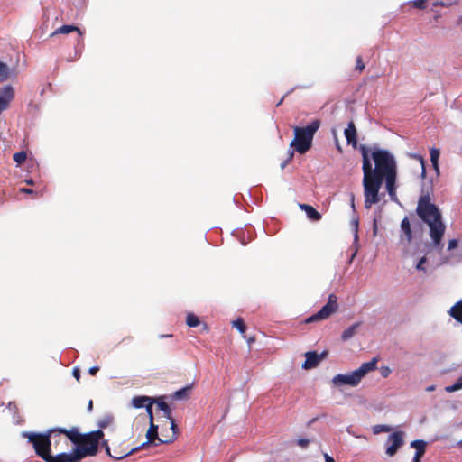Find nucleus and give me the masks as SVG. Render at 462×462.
<instances>
[{"label":"nucleus","instance_id":"bb28decb","mask_svg":"<svg viewBox=\"0 0 462 462\" xmlns=\"http://www.w3.org/2000/svg\"><path fill=\"white\" fill-rule=\"evenodd\" d=\"M114 421V416L111 414L105 415L102 419H100L97 422L98 427L101 429H105L111 425Z\"/></svg>","mask_w":462,"mask_h":462},{"label":"nucleus","instance_id":"f3484780","mask_svg":"<svg viewBox=\"0 0 462 462\" xmlns=\"http://www.w3.org/2000/svg\"><path fill=\"white\" fill-rule=\"evenodd\" d=\"M396 178L397 171L383 176V180H385L386 184V189L391 199H393L396 196Z\"/></svg>","mask_w":462,"mask_h":462},{"label":"nucleus","instance_id":"f8f14e48","mask_svg":"<svg viewBox=\"0 0 462 462\" xmlns=\"http://www.w3.org/2000/svg\"><path fill=\"white\" fill-rule=\"evenodd\" d=\"M327 351H324L320 355H318L316 352H307L306 360L302 365V367L307 370L316 367L319 362L327 356Z\"/></svg>","mask_w":462,"mask_h":462},{"label":"nucleus","instance_id":"c9c22d12","mask_svg":"<svg viewBox=\"0 0 462 462\" xmlns=\"http://www.w3.org/2000/svg\"><path fill=\"white\" fill-rule=\"evenodd\" d=\"M427 263V257L423 256L420 259L418 263L416 264V269L418 271H423L426 272V268L424 267V264Z\"/></svg>","mask_w":462,"mask_h":462},{"label":"nucleus","instance_id":"13d9d810","mask_svg":"<svg viewBox=\"0 0 462 462\" xmlns=\"http://www.w3.org/2000/svg\"><path fill=\"white\" fill-rule=\"evenodd\" d=\"M171 337V335H161L160 337Z\"/></svg>","mask_w":462,"mask_h":462},{"label":"nucleus","instance_id":"603ef678","mask_svg":"<svg viewBox=\"0 0 462 462\" xmlns=\"http://www.w3.org/2000/svg\"><path fill=\"white\" fill-rule=\"evenodd\" d=\"M432 166L433 168L435 169V171H437V173H439V162H436L435 163H432Z\"/></svg>","mask_w":462,"mask_h":462},{"label":"nucleus","instance_id":"864d4df0","mask_svg":"<svg viewBox=\"0 0 462 462\" xmlns=\"http://www.w3.org/2000/svg\"><path fill=\"white\" fill-rule=\"evenodd\" d=\"M25 182L28 184V185H33L34 184V181L32 179H27L25 180Z\"/></svg>","mask_w":462,"mask_h":462},{"label":"nucleus","instance_id":"a878e982","mask_svg":"<svg viewBox=\"0 0 462 462\" xmlns=\"http://www.w3.org/2000/svg\"><path fill=\"white\" fill-rule=\"evenodd\" d=\"M358 326H359V324L356 323V324H353L352 326H350L349 328H347L346 329H345L341 335L342 340L346 341L349 338H351L356 334V328H358Z\"/></svg>","mask_w":462,"mask_h":462},{"label":"nucleus","instance_id":"f03ea898","mask_svg":"<svg viewBox=\"0 0 462 462\" xmlns=\"http://www.w3.org/2000/svg\"><path fill=\"white\" fill-rule=\"evenodd\" d=\"M430 200V192L429 190L423 192L418 200L416 212L420 219L428 224L434 247L439 248L442 247L441 240L446 227L441 220V213Z\"/></svg>","mask_w":462,"mask_h":462},{"label":"nucleus","instance_id":"e433bc0d","mask_svg":"<svg viewBox=\"0 0 462 462\" xmlns=\"http://www.w3.org/2000/svg\"><path fill=\"white\" fill-rule=\"evenodd\" d=\"M427 0H415L413 1V6L418 9H425L426 8Z\"/></svg>","mask_w":462,"mask_h":462},{"label":"nucleus","instance_id":"79ce46f5","mask_svg":"<svg viewBox=\"0 0 462 462\" xmlns=\"http://www.w3.org/2000/svg\"><path fill=\"white\" fill-rule=\"evenodd\" d=\"M458 245V241L457 239H451L448 241V250H453Z\"/></svg>","mask_w":462,"mask_h":462},{"label":"nucleus","instance_id":"7c9ffc66","mask_svg":"<svg viewBox=\"0 0 462 462\" xmlns=\"http://www.w3.org/2000/svg\"><path fill=\"white\" fill-rule=\"evenodd\" d=\"M234 328H237L241 334H245L246 330V325L245 321L239 318L232 322Z\"/></svg>","mask_w":462,"mask_h":462},{"label":"nucleus","instance_id":"9d476101","mask_svg":"<svg viewBox=\"0 0 462 462\" xmlns=\"http://www.w3.org/2000/svg\"><path fill=\"white\" fill-rule=\"evenodd\" d=\"M361 382L358 374L356 371H353L347 374H337L333 378V383L336 385H351L356 386Z\"/></svg>","mask_w":462,"mask_h":462},{"label":"nucleus","instance_id":"423d86ee","mask_svg":"<svg viewBox=\"0 0 462 462\" xmlns=\"http://www.w3.org/2000/svg\"><path fill=\"white\" fill-rule=\"evenodd\" d=\"M338 310L337 304V297L335 294H330L328 296V300L326 305H324L320 310L317 313L309 317L305 322L311 323L319 320H324L328 319L333 313H335Z\"/></svg>","mask_w":462,"mask_h":462},{"label":"nucleus","instance_id":"49530a36","mask_svg":"<svg viewBox=\"0 0 462 462\" xmlns=\"http://www.w3.org/2000/svg\"><path fill=\"white\" fill-rule=\"evenodd\" d=\"M73 375L75 376V378L79 381V378H80V372L78 368H75L73 370Z\"/></svg>","mask_w":462,"mask_h":462},{"label":"nucleus","instance_id":"c03bdc74","mask_svg":"<svg viewBox=\"0 0 462 462\" xmlns=\"http://www.w3.org/2000/svg\"><path fill=\"white\" fill-rule=\"evenodd\" d=\"M20 192L25 193V194H35L38 195V192L34 191L33 189H27V188H21Z\"/></svg>","mask_w":462,"mask_h":462},{"label":"nucleus","instance_id":"f257e3e1","mask_svg":"<svg viewBox=\"0 0 462 462\" xmlns=\"http://www.w3.org/2000/svg\"><path fill=\"white\" fill-rule=\"evenodd\" d=\"M359 151L362 154L365 208H370L380 201L379 190L383 176L396 172L397 165L394 156L387 150L377 147L370 149L362 144Z\"/></svg>","mask_w":462,"mask_h":462},{"label":"nucleus","instance_id":"0eeeda50","mask_svg":"<svg viewBox=\"0 0 462 462\" xmlns=\"http://www.w3.org/2000/svg\"><path fill=\"white\" fill-rule=\"evenodd\" d=\"M404 445V432L403 431H394L390 434L387 438L385 446L386 450L385 453L389 457H393L398 449Z\"/></svg>","mask_w":462,"mask_h":462},{"label":"nucleus","instance_id":"39448f33","mask_svg":"<svg viewBox=\"0 0 462 462\" xmlns=\"http://www.w3.org/2000/svg\"><path fill=\"white\" fill-rule=\"evenodd\" d=\"M104 437L102 430H94L83 434L80 443L75 448L76 452L82 459L88 456H95L98 450V445L101 439Z\"/></svg>","mask_w":462,"mask_h":462},{"label":"nucleus","instance_id":"bf43d9fd","mask_svg":"<svg viewBox=\"0 0 462 462\" xmlns=\"http://www.w3.org/2000/svg\"><path fill=\"white\" fill-rule=\"evenodd\" d=\"M337 150L341 152H342V149H341L340 145H339V144H337Z\"/></svg>","mask_w":462,"mask_h":462},{"label":"nucleus","instance_id":"c85d7f7f","mask_svg":"<svg viewBox=\"0 0 462 462\" xmlns=\"http://www.w3.org/2000/svg\"><path fill=\"white\" fill-rule=\"evenodd\" d=\"M186 323L189 327L195 328V327L199 326V319L195 314L189 313L186 318Z\"/></svg>","mask_w":462,"mask_h":462},{"label":"nucleus","instance_id":"f704fd0d","mask_svg":"<svg viewBox=\"0 0 462 462\" xmlns=\"http://www.w3.org/2000/svg\"><path fill=\"white\" fill-rule=\"evenodd\" d=\"M439 151L438 149H431L430 150L431 163H435L436 162H439Z\"/></svg>","mask_w":462,"mask_h":462},{"label":"nucleus","instance_id":"20e7f679","mask_svg":"<svg viewBox=\"0 0 462 462\" xmlns=\"http://www.w3.org/2000/svg\"><path fill=\"white\" fill-rule=\"evenodd\" d=\"M55 434V430L50 429L44 433L23 432V437L26 438L32 445L35 454L46 461L51 453V437Z\"/></svg>","mask_w":462,"mask_h":462},{"label":"nucleus","instance_id":"a19ab883","mask_svg":"<svg viewBox=\"0 0 462 462\" xmlns=\"http://www.w3.org/2000/svg\"><path fill=\"white\" fill-rule=\"evenodd\" d=\"M310 439H299L297 440V444L301 448H307L310 444Z\"/></svg>","mask_w":462,"mask_h":462},{"label":"nucleus","instance_id":"5701e85b","mask_svg":"<svg viewBox=\"0 0 462 462\" xmlns=\"http://www.w3.org/2000/svg\"><path fill=\"white\" fill-rule=\"evenodd\" d=\"M160 411H163L164 417L168 420H171V410L167 402H165L162 398L155 399V402Z\"/></svg>","mask_w":462,"mask_h":462},{"label":"nucleus","instance_id":"1a4fd4ad","mask_svg":"<svg viewBox=\"0 0 462 462\" xmlns=\"http://www.w3.org/2000/svg\"><path fill=\"white\" fill-rule=\"evenodd\" d=\"M14 97V89L11 85L0 88V114L6 110Z\"/></svg>","mask_w":462,"mask_h":462},{"label":"nucleus","instance_id":"9b49d317","mask_svg":"<svg viewBox=\"0 0 462 462\" xmlns=\"http://www.w3.org/2000/svg\"><path fill=\"white\" fill-rule=\"evenodd\" d=\"M401 231L402 235L400 242L405 245L411 244L413 238V235L410 220L407 217H405L401 222Z\"/></svg>","mask_w":462,"mask_h":462},{"label":"nucleus","instance_id":"b1692460","mask_svg":"<svg viewBox=\"0 0 462 462\" xmlns=\"http://www.w3.org/2000/svg\"><path fill=\"white\" fill-rule=\"evenodd\" d=\"M411 446L416 449L415 457H422L426 451V442L421 439L414 440L411 443Z\"/></svg>","mask_w":462,"mask_h":462},{"label":"nucleus","instance_id":"7ed1b4c3","mask_svg":"<svg viewBox=\"0 0 462 462\" xmlns=\"http://www.w3.org/2000/svg\"><path fill=\"white\" fill-rule=\"evenodd\" d=\"M320 125L319 119H314L307 126H294V138L291 142L290 146L293 147L300 154L307 152L311 147L314 134L320 127Z\"/></svg>","mask_w":462,"mask_h":462},{"label":"nucleus","instance_id":"3c124183","mask_svg":"<svg viewBox=\"0 0 462 462\" xmlns=\"http://www.w3.org/2000/svg\"><path fill=\"white\" fill-rule=\"evenodd\" d=\"M92 409H93V401H92V400H90V401H89V402H88V411H92Z\"/></svg>","mask_w":462,"mask_h":462},{"label":"nucleus","instance_id":"680f3d73","mask_svg":"<svg viewBox=\"0 0 462 462\" xmlns=\"http://www.w3.org/2000/svg\"><path fill=\"white\" fill-rule=\"evenodd\" d=\"M106 452L110 455V450L108 447H106Z\"/></svg>","mask_w":462,"mask_h":462},{"label":"nucleus","instance_id":"2eb2a0df","mask_svg":"<svg viewBox=\"0 0 462 462\" xmlns=\"http://www.w3.org/2000/svg\"><path fill=\"white\" fill-rule=\"evenodd\" d=\"M378 360V356H375L372 358V360H370L369 362L363 363L358 369L355 370L356 374H358L359 378L361 380L367 373L376 369Z\"/></svg>","mask_w":462,"mask_h":462},{"label":"nucleus","instance_id":"412c9836","mask_svg":"<svg viewBox=\"0 0 462 462\" xmlns=\"http://www.w3.org/2000/svg\"><path fill=\"white\" fill-rule=\"evenodd\" d=\"M448 312L454 319L462 324V299L455 303Z\"/></svg>","mask_w":462,"mask_h":462},{"label":"nucleus","instance_id":"aec40b11","mask_svg":"<svg viewBox=\"0 0 462 462\" xmlns=\"http://www.w3.org/2000/svg\"><path fill=\"white\" fill-rule=\"evenodd\" d=\"M300 208L305 211L307 217L312 221H319L321 219V214L318 212L312 206L308 204H300Z\"/></svg>","mask_w":462,"mask_h":462},{"label":"nucleus","instance_id":"c756f323","mask_svg":"<svg viewBox=\"0 0 462 462\" xmlns=\"http://www.w3.org/2000/svg\"><path fill=\"white\" fill-rule=\"evenodd\" d=\"M26 158H27V153L24 151L15 152L13 155V159L17 163V165L23 164L25 162Z\"/></svg>","mask_w":462,"mask_h":462},{"label":"nucleus","instance_id":"ddd939ff","mask_svg":"<svg viewBox=\"0 0 462 462\" xmlns=\"http://www.w3.org/2000/svg\"><path fill=\"white\" fill-rule=\"evenodd\" d=\"M81 458L74 449L73 453H60L56 456L51 454L45 462H79Z\"/></svg>","mask_w":462,"mask_h":462},{"label":"nucleus","instance_id":"37998d69","mask_svg":"<svg viewBox=\"0 0 462 462\" xmlns=\"http://www.w3.org/2000/svg\"><path fill=\"white\" fill-rule=\"evenodd\" d=\"M420 159V164H421V176L422 178H425L426 176V169H425V162L421 156L418 157Z\"/></svg>","mask_w":462,"mask_h":462},{"label":"nucleus","instance_id":"a211bd4d","mask_svg":"<svg viewBox=\"0 0 462 462\" xmlns=\"http://www.w3.org/2000/svg\"><path fill=\"white\" fill-rule=\"evenodd\" d=\"M154 402L155 398L144 395L134 396L131 401L132 406L136 409L146 407L147 404H154Z\"/></svg>","mask_w":462,"mask_h":462},{"label":"nucleus","instance_id":"5fc2aeb1","mask_svg":"<svg viewBox=\"0 0 462 462\" xmlns=\"http://www.w3.org/2000/svg\"><path fill=\"white\" fill-rule=\"evenodd\" d=\"M254 340L255 339H254V337H251L247 338V342H248L249 345H251L253 342H254Z\"/></svg>","mask_w":462,"mask_h":462},{"label":"nucleus","instance_id":"4468645a","mask_svg":"<svg viewBox=\"0 0 462 462\" xmlns=\"http://www.w3.org/2000/svg\"><path fill=\"white\" fill-rule=\"evenodd\" d=\"M55 434H64L69 439L71 440L76 446L79 444L83 434L79 433L78 428L73 427L70 430L63 428H55Z\"/></svg>","mask_w":462,"mask_h":462},{"label":"nucleus","instance_id":"09e8293b","mask_svg":"<svg viewBox=\"0 0 462 462\" xmlns=\"http://www.w3.org/2000/svg\"><path fill=\"white\" fill-rule=\"evenodd\" d=\"M324 416H325V415L323 414V415H321V416H318V417H315V418L311 419V420L309 421L308 425H309V426H310L311 424H313L314 422L318 421L321 417H324Z\"/></svg>","mask_w":462,"mask_h":462},{"label":"nucleus","instance_id":"473e14b6","mask_svg":"<svg viewBox=\"0 0 462 462\" xmlns=\"http://www.w3.org/2000/svg\"><path fill=\"white\" fill-rule=\"evenodd\" d=\"M460 389H462V377H459L453 385L446 387V391L448 393L456 392Z\"/></svg>","mask_w":462,"mask_h":462},{"label":"nucleus","instance_id":"58836bf2","mask_svg":"<svg viewBox=\"0 0 462 462\" xmlns=\"http://www.w3.org/2000/svg\"><path fill=\"white\" fill-rule=\"evenodd\" d=\"M293 156H294V152L289 151L288 158L281 164L282 170H283L286 167V165L292 160Z\"/></svg>","mask_w":462,"mask_h":462},{"label":"nucleus","instance_id":"6e6552de","mask_svg":"<svg viewBox=\"0 0 462 462\" xmlns=\"http://www.w3.org/2000/svg\"><path fill=\"white\" fill-rule=\"evenodd\" d=\"M146 438H147L146 442L143 443L141 446H139L137 448H133L130 452L125 454V457L142 449L145 445L152 444L154 446H157L160 444V443H155V440L159 441V439H161L158 437V426L154 424V421H152L150 423V427L146 433ZM122 457H124V456H122ZM116 458L119 459V458H121V457H116Z\"/></svg>","mask_w":462,"mask_h":462},{"label":"nucleus","instance_id":"72a5a7b5","mask_svg":"<svg viewBox=\"0 0 462 462\" xmlns=\"http://www.w3.org/2000/svg\"><path fill=\"white\" fill-rule=\"evenodd\" d=\"M365 68V66L362 57L357 56L356 59V70H357L359 73H361V72H363Z\"/></svg>","mask_w":462,"mask_h":462},{"label":"nucleus","instance_id":"4d7b16f0","mask_svg":"<svg viewBox=\"0 0 462 462\" xmlns=\"http://www.w3.org/2000/svg\"><path fill=\"white\" fill-rule=\"evenodd\" d=\"M421 457H413V462H420Z\"/></svg>","mask_w":462,"mask_h":462},{"label":"nucleus","instance_id":"a18cd8bd","mask_svg":"<svg viewBox=\"0 0 462 462\" xmlns=\"http://www.w3.org/2000/svg\"><path fill=\"white\" fill-rule=\"evenodd\" d=\"M99 371V367L98 366H92L89 368L88 370V373L91 374V375H96V374Z\"/></svg>","mask_w":462,"mask_h":462},{"label":"nucleus","instance_id":"2f4dec72","mask_svg":"<svg viewBox=\"0 0 462 462\" xmlns=\"http://www.w3.org/2000/svg\"><path fill=\"white\" fill-rule=\"evenodd\" d=\"M392 430V428L388 425L383 424H378L373 427V433L374 434H379L382 432H390Z\"/></svg>","mask_w":462,"mask_h":462},{"label":"nucleus","instance_id":"ea45409f","mask_svg":"<svg viewBox=\"0 0 462 462\" xmlns=\"http://www.w3.org/2000/svg\"><path fill=\"white\" fill-rule=\"evenodd\" d=\"M391 372L392 370L390 369L389 366H382L380 368V374L383 378H387L390 375Z\"/></svg>","mask_w":462,"mask_h":462},{"label":"nucleus","instance_id":"4be33fe9","mask_svg":"<svg viewBox=\"0 0 462 462\" xmlns=\"http://www.w3.org/2000/svg\"><path fill=\"white\" fill-rule=\"evenodd\" d=\"M169 420L171 422V435L165 439H159V443L169 444L173 442L177 439L178 426L175 422V420L171 417V420Z\"/></svg>","mask_w":462,"mask_h":462},{"label":"nucleus","instance_id":"8fccbe9b","mask_svg":"<svg viewBox=\"0 0 462 462\" xmlns=\"http://www.w3.org/2000/svg\"><path fill=\"white\" fill-rule=\"evenodd\" d=\"M350 204L351 208L355 210V195L353 193L350 194Z\"/></svg>","mask_w":462,"mask_h":462},{"label":"nucleus","instance_id":"6ab92c4d","mask_svg":"<svg viewBox=\"0 0 462 462\" xmlns=\"http://www.w3.org/2000/svg\"><path fill=\"white\" fill-rule=\"evenodd\" d=\"M344 134H345L346 139L347 141V143L352 144L354 147H356L357 144V140H356V129L354 122L351 121L348 124L347 127L345 129Z\"/></svg>","mask_w":462,"mask_h":462},{"label":"nucleus","instance_id":"6e6d98bb","mask_svg":"<svg viewBox=\"0 0 462 462\" xmlns=\"http://www.w3.org/2000/svg\"><path fill=\"white\" fill-rule=\"evenodd\" d=\"M428 392H431V391H434L435 390V386L434 385H430L429 387H427L426 389Z\"/></svg>","mask_w":462,"mask_h":462},{"label":"nucleus","instance_id":"dca6fc26","mask_svg":"<svg viewBox=\"0 0 462 462\" xmlns=\"http://www.w3.org/2000/svg\"><path fill=\"white\" fill-rule=\"evenodd\" d=\"M78 32V38H77V42H80L81 40H82V32L80 31V29L75 25H62L60 27H59L58 29H56L51 34V37H53L57 34H68V33H70V32Z\"/></svg>","mask_w":462,"mask_h":462},{"label":"nucleus","instance_id":"393cba45","mask_svg":"<svg viewBox=\"0 0 462 462\" xmlns=\"http://www.w3.org/2000/svg\"><path fill=\"white\" fill-rule=\"evenodd\" d=\"M192 385L183 387L178 391H176L172 397L175 400H186L189 399Z\"/></svg>","mask_w":462,"mask_h":462},{"label":"nucleus","instance_id":"052dcab7","mask_svg":"<svg viewBox=\"0 0 462 462\" xmlns=\"http://www.w3.org/2000/svg\"><path fill=\"white\" fill-rule=\"evenodd\" d=\"M283 98L281 99V101H279V103L277 104V106H280L282 102Z\"/></svg>","mask_w":462,"mask_h":462},{"label":"nucleus","instance_id":"de8ad7c7","mask_svg":"<svg viewBox=\"0 0 462 462\" xmlns=\"http://www.w3.org/2000/svg\"><path fill=\"white\" fill-rule=\"evenodd\" d=\"M325 462H335L334 458L330 457L328 454H324Z\"/></svg>","mask_w":462,"mask_h":462},{"label":"nucleus","instance_id":"4c0bfd02","mask_svg":"<svg viewBox=\"0 0 462 462\" xmlns=\"http://www.w3.org/2000/svg\"><path fill=\"white\" fill-rule=\"evenodd\" d=\"M152 405L153 404H147L146 407H144L146 409V412L149 417L150 423L152 421H154L153 413H152Z\"/></svg>","mask_w":462,"mask_h":462},{"label":"nucleus","instance_id":"cd10ccee","mask_svg":"<svg viewBox=\"0 0 462 462\" xmlns=\"http://www.w3.org/2000/svg\"><path fill=\"white\" fill-rule=\"evenodd\" d=\"M10 77V69L8 66L0 61V81L7 80Z\"/></svg>","mask_w":462,"mask_h":462}]
</instances>
